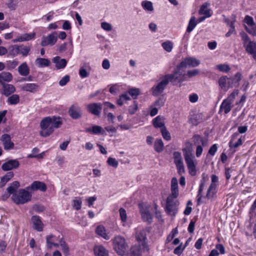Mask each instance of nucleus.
Segmentation results:
<instances>
[{
	"label": "nucleus",
	"instance_id": "obj_28",
	"mask_svg": "<svg viewBox=\"0 0 256 256\" xmlns=\"http://www.w3.org/2000/svg\"><path fill=\"white\" fill-rule=\"evenodd\" d=\"M18 72L22 76H27L29 74L30 69L26 62H23L18 66Z\"/></svg>",
	"mask_w": 256,
	"mask_h": 256
},
{
	"label": "nucleus",
	"instance_id": "obj_7",
	"mask_svg": "<svg viewBox=\"0 0 256 256\" xmlns=\"http://www.w3.org/2000/svg\"><path fill=\"white\" fill-rule=\"evenodd\" d=\"M150 230V228L147 227L146 228L138 230L136 232V240L139 242H142V246L144 250L146 248L148 247V245L146 242V240L147 239L146 232H149Z\"/></svg>",
	"mask_w": 256,
	"mask_h": 256
},
{
	"label": "nucleus",
	"instance_id": "obj_50",
	"mask_svg": "<svg viewBox=\"0 0 256 256\" xmlns=\"http://www.w3.org/2000/svg\"><path fill=\"white\" fill-rule=\"evenodd\" d=\"M160 130L162 137L164 138V139H165L166 140H170L171 139L170 133L166 130V126L162 127V128H161Z\"/></svg>",
	"mask_w": 256,
	"mask_h": 256
},
{
	"label": "nucleus",
	"instance_id": "obj_11",
	"mask_svg": "<svg viewBox=\"0 0 256 256\" xmlns=\"http://www.w3.org/2000/svg\"><path fill=\"white\" fill-rule=\"evenodd\" d=\"M68 113L70 116L74 120H78L82 116L81 108L77 104H72L70 108Z\"/></svg>",
	"mask_w": 256,
	"mask_h": 256
},
{
	"label": "nucleus",
	"instance_id": "obj_38",
	"mask_svg": "<svg viewBox=\"0 0 256 256\" xmlns=\"http://www.w3.org/2000/svg\"><path fill=\"white\" fill-rule=\"evenodd\" d=\"M202 120L200 114H195L191 116L190 121L194 126H197Z\"/></svg>",
	"mask_w": 256,
	"mask_h": 256
},
{
	"label": "nucleus",
	"instance_id": "obj_1",
	"mask_svg": "<svg viewBox=\"0 0 256 256\" xmlns=\"http://www.w3.org/2000/svg\"><path fill=\"white\" fill-rule=\"evenodd\" d=\"M62 118L60 116L46 117L43 118L40 123L42 129L40 134L46 137L51 134L55 128H60L62 124Z\"/></svg>",
	"mask_w": 256,
	"mask_h": 256
},
{
	"label": "nucleus",
	"instance_id": "obj_47",
	"mask_svg": "<svg viewBox=\"0 0 256 256\" xmlns=\"http://www.w3.org/2000/svg\"><path fill=\"white\" fill-rule=\"evenodd\" d=\"M142 8L148 11L152 12L154 10L152 4L150 1H144L142 3Z\"/></svg>",
	"mask_w": 256,
	"mask_h": 256
},
{
	"label": "nucleus",
	"instance_id": "obj_35",
	"mask_svg": "<svg viewBox=\"0 0 256 256\" xmlns=\"http://www.w3.org/2000/svg\"><path fill=\"white\" fill-rule=\"evenodd\" d=\"M154 149L157 152H160L164 150V143L161 139H156L154 143Z\"/></svg>",
	"mask_w": 256,
	"mask_h": 256
},
{
	"label": "nucleus",
	"instance_id": "obj_8",
	"mask_svg": "<svg viewBox=\"0 0 256 256\" xmlns=\"http://www.w3.org/2000/svg\"><path fill=\"white\" fill-rule=\"evenodd\" d=\"M212 182L207 190L206 197L208 198H212L216 192V186L217 183L218 182V177L215 174H212Z\"/></svg>",
	"mask_w": 256,
	"mask_h": 256
},
{
	"label": "nucleus",
	"instance_id": "obj_52",
	"mask_svg": "<svg viewBox=\"0 0 256 256\" xmlns=\"http://www.w3.org/2000/svg\"><path fill=\"white\" fill-rule=\"evenodd\" d=\"M162 46L166 52H170L172 50L173 44L170 41H166L162 44Z\"/></svg>",
	"mask_w": 256,
	"mask_h": 256
},
{
	"label": "nucleus",
	"instance_id": "obj_31",
	"mask_svg": "<svg viewBox=\"0 0 256 256\" xmlns=\"http://www.w3.org/2000/svg\"><path fill=\"white\" fill-rule=\"evenodd\" d=\"M128 92L134 100L136 99L138 96L141 94L140 90L136 88H130Z\"/></svg>",
	"mask_w": 256,
	"mask_h": 256
},
{
	"label": "nucleus",
	"instance_id": "obj_62",
	"mask_svg": "<svg viewBox=\"0 0 256 256\" xmlns=\"http://www.w3.org/2000/svg\"><path fill=\"white\" fill-rule=\"evenodd\" d=\"M202 137L198 134H195L192 137V141L194 145H200Z\"/></svg>",
	"mask_w": 256,
	"mask_h": 256
},
{
	"label": "nucleus",
	"instance_id": "obj_14",
	"mask_svg": "<svg viewBox=\"0 0 256 256\" xmlns=\"http://www.w3.org/2000/svg\"><path fill=\"white\" fill-rule=\"evenodd\" d=\"M26 189L32 191L40 190L44 192L46 190L47 186L44 182L36 180L34 181L30 186H27Z\"/></svg>",
	"mask_w": 256,
	"mask_h": 256
},
{
	"label": "nucleus",
	"instance_id": "obj_24",
	"mask_svg": "<svg viewBox=\"0 0 256 256\" xmlns=\"http://www.w3.org/2000/svg\"><path fill=\"white\" fill-rule=\"evenodd\" d=\"M96 232L98 236H102L105 240H108L110 238V236L106 234L105 228L102 226H98L96 227Z\"/></svg>",
	"mask_w": 256,
	"mask_h": 256
},
{
	"label": "nucleus",
	"instance_id": "obj_10",
	"mask_svg": "<svg viewBox=\"0 0 256 256\" xmlns=\"http://www.w3.org/2000/svg\"><path fill=\"white\" fill-rule=\"evenodd\" d=\"M180 72H178L176 75L178 78L173 79L172 80H184L186 78H191L200 74V71L196 69L188 70L186 73L184 72V70H181Z\"/></svg>",
	"mask_w": 256,
	"mask_h": 256
},
{
	"label": "nucleus",
	"instance_id": "obj_39",
	"mask_svg": "<svg viewBox=\"0 0 256 256\" xmlns=\"http://www.w3.org/2000/svg\"><path fill=\"white\" fill-rule=\"evenodd\" d=\"M219 86L224 91H227L230 88H232V82L230 81H218Z\"/></svg>",
	"mask_w": 256,
	"mask_h": 256
},
{
	"label": "nucleus",
	"instance_id": "obj_32",
	"mask_svg": "<svg viewBox=\"0 0 256 256\" xmlns=\"http://www.w3.org/2000/svg\"><path fill=\"white\" fill-rule=\"evenodd\" d=\"M153 124L156 128L165 126L164 123V118L160 116H158L154 118L153 120Z\"/></svg>",
	"mask_w": 256,
	"mask_h": 256
},
{
	"label": "nucleus",
	"instance_id": "obj_54",
	"mask_svg": "<svg viewBox=\"0 0 256 256\" xmlns=\"http://www.w3.org/2000/svg\"><path fill=\"white\" fill-rule=\"evenodd\" d=\"M10 54L13 56H15L18 54H20V48L19 46H14L11 48V50L10 52Z\"/></svg>",
	"mask_w": 256,
	"mask_h": 256
},
{
	"label": "nucleus",
	"instance_id": "obj_23",
	"mask_svg": "<svg viewBox=\"0 0 256 256\" xmlns=\"http://www.w3.org/2000/svg\"><path fill=\"white\" fill-rule=\"evenodd\" d=\"M238 136L239 134L238 132H235L232 135L231 140L229 142V145L230 148H236L242 144V140L241 138H239L236 142H234V141Z\"/></svg>",
	"mask_w": 256,
	"mask_h": 256
},
{
	"label": "nucleus",
	"instance_id": "obj_29",
	"mask_svg": "<svg viewBox=\"0 0 256 256\" xmlns=\"http://www.w3.org/2000/svg\"><path fill=\"white\" fill-rule=\"evenodd\" d=\"M36 64L40 68L48 66H50V60L44 58H37L35 61Z\"/></svg>",
	"mask_w": 256,
	"mask_h": 256
},
{
	"label": "nucleus",
	"instance_id": "obj_30",
	"mask_svg": "<svg viewBox=\"0 0 256 256\" xmlns=\"http://www.w3.org/2000/svg\"><path fill=\"white\" fill-rule=\"evenodd\" d=\"M38 86L35 84H24L22 88L26 91L34 92L38 90Z\"/></svg>",
	"mask_w": 256,
	"mask_h": 256
},
{
	"label": "nucleus",
	"instance_id": "obj_2",
	"mask_svg": "<svg viewBox=\"0 0 256 256\" xmlns=\"http://www.w3.org/2000/svg\"><path fill=\"white\" fill-rule=\"evenodd\" d=\"M200 64L199 60L194 58L188 57L184 59L181 62L176 66L173 74L162 76L160 78V80H172L173 79H178V77L176 76L178 72H181L180 70L188 67H196Z\"/></svg>",
	"mask_w": 256,
	"mask_h": 256
},
{
	"label": "nucleus",
	"instance_id": "obj_63",
	"mask_svg": "<svg viewBox=\"0 0 256 256\" xmlns=\"http://www.w3.org/2000/svg\"><path fill=\"white\" fill-rule=\"evenodd\" d=\"M217 68L220 72H227L230 70L229 66L227 64H219L217 66Z\"/></svg>",
	"mask_w": 256,
	"mask_h": 256
},
{
	"label": "nucleus",
	"instance_id": "obj_43",
	"mask_svg": "<svg viewBox=\"0 0 256 256\" xmlns=\"http://www.w3.org/2000/svg\"><path fill=\"white\" fill-rule=\"evenodd\" d=\"M20 102V97L18 94H14L10 96L8 99V102L10 104H16Z\"/></svg>",
	"mask_w": 256,
	"mask_h": 256
},
{
	"label": "nucleus",
	"instance_id": "obj_19",
	"mask_svg": "<svg viewBox=\"0 0 256 256\" xmlns=\"http://www.w3.org/2000/svg\"><path fill=\"white\" fill-rule=\"evenodd\" d=\"M52 61L54 64H55L56 68L58 70L62 69L65 68L68 62L66 59L62 58L58 56L54 58Z\"/></svg>",
	"mask_w": 256,
	"mask_h": 256
},
{
	"label": "nucleus",
	"instance_id": "obj_53",
	"mask_svg": "<svg viewBox=\"0 0 256 256\" xmlns=\"http://www.w3.org/2000/svg\"><path fill=\"white\" fill-rule=\"evenodd\" d=\"M232 20L230 24V30L226 34V37L230 36L232 33L235 32V28L234 25V22H236V16H232Z\"/></svg>",
	"mask_w": 256,
	"mask_h": 256
},
{
	"label": "nucleus",
	"instance_id": "obj_56",
	"mask_svg": "<svg viewBox=\"0 0 256 256\" xmlns=\"http://www.w3.org/2000/svg\"><path fill=\"white\" fill-rule=\"evenodd\" d=\"M120 219L122 222H126L127 218V215L126 210L121 208L119 210Z\"/></svg>",
	"mask_w": 256,
	"mask_h": 256
},
{
	"label": "nucleus",
	"instance_id": "obj_18",
	"mask_svg": "<svg viewBox=\"0 0 256 256\" xmlns=\"http://www.w3.org/2000/svg\"><path fill=\"white\" fill-rule=\"evenodd\" d=\"M178 182L176 178H173L171 180V194L168 196L176 198L178 196Z\"/></svg>",
	"mask_w": 256,
	"mask_h": 256
},
{
	"label": "nucleus",
	"instance_id": "obj_16",
	"mask_svg": "<svg viewBox=\"0 0 256 256\" xmlns=\"http://www.w3.org/2000/svg\"><path fill=\"white\" fill-rule=\"evenodd\" d=\"M30 222L32 224V228L34 230L38 232H42L43 230L44 224L39 216L36 215L32 216Z\"/></svg>",
	"mask_w": 256,
	"mask_h": 256
},
{
	"label": "nucleus",
	"instance_id": "obj_61",
	"mask_svg": "<svg viewBox=\"0 0 256 256\" xmlns=\"http://www.w3.org/2000/svg\"><path fill=\"white\" fill-rule=\"evenodd\" d=\"M218 150V146L216 144H212L208 151V154L212 156H214Z\"/></svg>",
	"mask_w": 256,
	"mask_h": 256
},
{
	"label": "nucleus",
	"instance_id": "obj_13",
	"mask_svg": "<svg viewBox=\"0 0 256 256\" xmlns=\"http://www.w3.org/2000/svg\"><path fill=\"white\" fill-rule=\"evenodd\" d=\"M169 81H160L156 86H154L152 88V94L156 96L162 94L168 84Z\"/></svg>",
	"mask_w": 256,
	"mask_h": 256
},
{
	"label": "nucleus",
	"instance_id": "obj_48",
	"mask_svg": "<svg viewBox=\"0 0 256 256\" xmlns=\"http://www.w3.org/2000/svg\"><path fill=\"white\" fill-rule=\"evenodd\" d=\"M138 110V104L136 101L134 100L133 104L128 107V111L130 114H134Z\"/></svg>",
	"mask_w": 256,
	"mask_h": 256
},
{
	"label": "nucleus",
	"instance_id": "obj_42",
	"mask_svg": "<svg viewBox=\"0 0 256 256\" xmlns=\"http://www.w3.org/2000/svg\"><path fill=\"white\" fill-rule=\"evenodd\" d=\"M197 20H196L195 17L192 16L189 21L188 25L186 29V32H190L195 28Z\"/></svg>",
	"mask_w": 256,
	"mask_h": 256
},
{
	"label": "nucleus",
	"instance_id": "obj_3",
	"mask_svg": "<svg viewBox=\"0 0 256 256\" xmlns=\"http://www.w3.org/2000/svg\"><path fill=\"white\" fill-rule=\"evenodd\" d=\"M182 151L188 168L189 170V172L191 176H194L196 174V162H194V156L192 155V151L189 148H183Z\"/></svg>",
	"mask_w": 256,
	"mask_h": 256
},
{
	"label": "nucleus",
	"instance_id": "obj_33",
	"mask_svg": "<svg viewBox=\"0 0 256 256\" xmlns=\"http://www.w3.org/2000/svg\"><path fill=\"white\" fill-rule=\"evenodd\" d=\"M208 5L209 4L206 2L200 8L199 13L200 14L204 15L206 17H210L211 16L210 10L207 8Z\"/></svg>",
	"mask_w": 256,
	"mask_h": 256
},
{
	"label": "nucleus",
	"instance_id": "obj_41",
	"mask_svg": "<svg viewBox=\"0 0 256 256\" xmlns=\"http://www.w3.org/2000/svg\"><path fill=\"white\" fill-rule=\"evenodd\" d=\"M142 218L144 221L150 224L152 222V216L148 210H144L141 212Z\"/></svg>",
	"mask_w": 256,
	"mask_h": 256
},
{
	"label": "nucleus",
	"instance_id": "obj_59",
	"mask_svg": "<svg viewBox=\"0 0 256 256\" xmlns=\"http://www.w3.org/2000/svg\"><path fill=\"white\" fill-rule=\"evenodd\" d=\"M244 22H246L248 26H252L255 25L254 22L253 20V18L249 16H246L244 20Z\"/></svg>",
	"mask_w": 256,
	"mask_h": 256
},
{
	"label": "nucleus",
	"instance_id": "obj_46",
	"mask_svg": "<svg viewBox=\"0 0 256 256\" xmlns=\"http://www.w3.org/2000/svg\"><path fill=\"white\" fill-rule=\"evenodd\" d=\"M174 158V162L175 164L183 163L181 154L178 152H174L173 154Z\"/></svg>",
	"mask_w": 256,
	"mask_h": 256
},
{
	"label": "nucleus",
	"instance_id": "obj_6",
	"mask_svg": "<svg viewBox=\"0 0 256 256\" xmlns=\"http://www.w3.org/2000/svg\"><path fill=\"white\" fill-rule=\"evenodd\" d=\"M176 198L168 196L166 200V210L170 214L175 216L178 210V202L174 200Z\"/></svg>",
	"mask_w": 256,
	"mask_h": 256
},
{
	"label": "nucleus",
	"instance_id": "obj_58",
	"mask_svg": "<svg viewBox=\"0 0 256 256\" xmlns=\"http://www.w3.org/2000/svg\"><path fill=\"white\" fill-rule=\"evenodd\" d=\"M238 90H236L226 100L232 103L236 96H238Z\"/></svg>",
	"mask_w": 256,
	"mask_h": 256
},
{
	"label": "nucleus",
	"instance_id": "obj_12",
	"mask_svg": "<svg viewBox=\"0 0 256 256\" xmlns=\"http://www.w3.org/2000/svg\"><path fill=\"white\" fill-rule=\"evenodd\" d=\"M88 111L96 116H100L102 109V104L101 103H91L86 106Z\"/></svg>",
	"mask_w": 256,
	"mask_h": 256
},
{
	"label": "nucleus",
	"instance_id": "obj_37",
	"mask_svg": "<svg viewBox=\"0 0 256 256\" xmlns=\"http://www.w3.org/2000/svg\"><path fill=\"white\" fill-rule=\"evenodd\" d=\"M141 246H134L131 248L130 254L131 256H142L141 254Z\"/></svg>",
	"mask_w": 256,
	"mask_h": 256
},
{
	"label": "nucleus",
	"instance_id": "obj_5",
	"mask_svg": "<svg viewBox=\"0 0 256 256\" xmlns=\"http://www.w3.org/2000/svg\"><path fill=\"white\" fill-rule=\"evenodd\" d=\"M26 189H20L16 193L14 194L12 198L16 204H23L31 200L32 194Z\"/></svg>",
	"mask_w": 256,
	"mask_h": 256
},
{
	"label": "nucleus",
	"instance_id": "obj_26",
	"mask_svg": "<svg viewBox=\"0 0 256 256\" xmlns=\"http://www.w3.org/2000/svg\"><path fill=\"white\" fill-rule=\"evenodd\" d=\"M20 186V182L18 181L13 182L10 186L7 188L6 190L8 194L6 196L8 198L10 194L16 193V190Z\"/></svg>",
	"mask_w": 256,
	"mask_h": 256
},
{
	"label": "nucleus",
	"instance_id": "obj_20",
	"mask_svg": "<svg viewBox=\"0 0 256 256\" xmlns=\"http://www.w3.org/2000/svg\"><path fill=\"white\" fill-rule=\"evenodd\" d=\"M35 36L36 34L34 32L31 34H24L18 36L16 39L13 40V42H16L28 41L33 39L35 37Z\"/></svg>",
	"mask_w": 256,
	"mask_h": 256
},
{
	"label": "nucleus",
	"instance_id": "obj_64",
	"mask_svg": "<svg viewBox=\"0 0 256 256\" xmlns=\"http://www.w3.org/2000/svg\"><path fill=\"white\" fill-rule=\"evenodd\" d=\"M101 26L104 30L108 32L112 30V26L110 24L106 22H102L101 24Z\"/></svg>",
	"mask_w": 256,
	"mask_h": 256
},
{
	"label": "nucleus",
	"instance_id": "obj_27",
	"mask_svg": "<svg viewBox=\"0 0 256 256\" xmlns=\"http://www.w3.org/2000/svg\"><path fill=\"white\" fill-rule=\"evenodd\" d=\"M14 176L12 172H7L4 176L1 178L0 182V188L4 187L6 184L10 181Z\"/></svg>",
	"mask_w": 256,
	"mask_h": 256
},
{
	"label": "nucleus",
	"instance_id": "obj_36",
	"mask_svg": "<svg viewBox=\"0 0 256 256\" xmlns=\"http://www.w3.org/2000/svg\"><path fill=\"white\" fill-rule=\"evenodd\" d=\"M55 236L54 235H48L46 236V242L48 248H51L52 246L56 248L58 247L59 244L52 242Z\"/></svg>",
	"mask_w": 256,
	"mask_h": 256
},
{
	"label": "nucleus",
	"instance_id": "obj_40",
	"mask_svg": "<svg viewBox=\"0 0 256 256\" xmlns=\"http://www.w3.org/2000/svg\"><path fill=\"white\" fill-rule=\"evenodd\" d=\"M102 130V128L98 126H94L92 128H88L86 129V132L93 134H99Z\"/></svg>",
	"mask_w": 256,
	"mask_h": 256
},
{
	"label": "nucleus",
	"instance_id": "obj_51",
	"mask_svg": "<svg viewBox=\"0 0 256 256\" xmlns=\"http://www.w3.org/2000/svg\"><path fill=\"white\" fill-rule=\"evenodd\" d=\"M166 100V98H164L163 96H160L155 101L154 104L156 106H158V108H161L162 106H164Z\"/></svg>",
	"mask_w": 256,
	"mask_h": 256
},
{
	"label": "nucleus",
	"instance_id": "obj_34",
	"mask_svg": "<svg viewBox=\"0 0 256 256\" xmlns=\"http://www.w3.org/2000/svg\"><path fill=\"white\" fill-rule=\"evenodd\" d=\"M246 52L251 54H256V44L255 42L250 41L246 47Z\"/></svg>",
	"mask_w": 256,
	"mask_h": 256
},
{
	"label": "nucleus",
	"instance_id": "obj_22",
	"mask_svg": "<svg viewBox=\"0 0 256 256\" xmlns=\"http://www.w3.org/2000/svg\"><path fill=\"white\" fill-rule=\"evenodd\" d=\"M94 252L96 256H108V251L102 245L96 246Z\"/></svg>",
	"mask_w": 256,
	"mask_h": 256
},
{
	"label": "nucleus",
	"instance_id": "obj_17",
	"mask_svg": "<svg viewBox=\"0 0 256 256\" xmlns=\"http://www.w3.org/2000/svg\"><path fill=\"white\" fill-rule=\"evenodd\" d=\"M20 162L17 160H10L4 163L2 168L4 171H8L19 167Z\"/></svg>",
	"mask_w": 256,
	"mask_h": 256
},
{
	"label": "nucleus",
	"instance_id": "obj_25",
	"mask_svg": "<svg viewBox=\"0 0 256 256\" xmlns=\"http://www.w3.org/2000/svg\"><path fill=\"white\" fill-rule=\"evenodd\" d=\"M232 104L226 100H224L220 106V111L224 110L226 114H228L233 106Z\"/></svg>",
	"mask_w": 256,
	"mask_h": 256
},
{
	"label": "nucleus",
	"instance_id": "obj_49",
	"mask_svg": "<svg viewBox=\"0 0 256 256\" xmlns=\"http://www.w3.org/2000/svg\"><path fill=\"white\" fill-rule=\"evenodd\" d=\"M12 74L9 72H2L0 73V80H12Z\"/></svg>",
	"mask_w": 256,
	"mask_h": 256
},
{
	"label": "nucleus",
	"instance_id": "obj_4",
	"mask_svg": "<svg viewBox=\"0 0 256 256\" xmlns=\"http://www.w3.org/2000/svg\"><path fill=\"white\" fill-rule=\"evenodd\" d=\"M112 244L115 252L120 256H124L128 248L125 238L120 236L114 238L112 240Z\"/></svg>",
	"mask_w": 256,
	"mask_h": 256
},
{
	"label": "nucleus",
	"instance_id": "obj_57",
	"mask_svg": "<svg viewBox=\"0 0 256 256\" xmlns=\"http://www.w3.org/2000/svg\"><path fill=\"white\" fill-rule=\"evenodd\" d=\"M245 29L248 32L252 34V36H256V26H245Z\"/></svg>",
	"mask_w": 256,
	"mask_h": 256
},
{
	"label": "nucleus",
	"instance_id": "obj_44",
	"mask_svg": "<svg viewBox=\"0 0 256 256\" xmlns=\"http://www.w3.org/2000/svg\"><path fill=\"white\" fill-rule=\"evenodd\" d=\"M20 54H22L24 56H27L30 50V48L28 46H24L22 45L19 46Z\"/></svg>",
	"mask_w": 256,
	"mask_h": 256
},
{
	"label": "nucleus",
	"instance_id": "obj_21",
	"mask_svg": "<svg viewBox=\"0 0 256 256\" xmlns=\"http://www.w3.org/2000/svg\"><path fill=\"white\" fill-rule=\"evenodd\" d=\"M2 82V86L3 92L2 94L6 96H8L12 93H14L15 90L14 86L10 84H8L2 81H0Z\"/></svg>",
	"mask_w": 256,
	"mask_h": 256
},
{
	"label": "nucleus",
	"instance_id": "obj_15",
	"mask_svg": "<svg viewBox=\"0 0 256 256\" xmlns=\"http://www.w3.org/2000/svg\"><path fill=\"white\" fill-rule=\"evenodd\" d=\"M10 134H4L0 138V140L2 142L4 148L6 150H12L14 148V143L11 140Z\"/></svg>",
	"mask_w": 256,
	"mask_h": 256
},
{
	"label": "nucleus",
	"instance_id": "obj_55",
	"mask_svg": "<svg viewBox=\"0 0 256 256\" xmlns=\"http://www.w3.org/2000/svg\"><path fill=\"white\" fill-rule=\"evenodd\" d=\"M107 162L108 165L116 168L118 166V162L114 158L111 157L108 158Z\"/></svg>",
	"mask_w": 256,
	"mask_h": 256
},
{
	"label": "nucleus",
	"instance_id": "obj_9",
	"mask_svg": "<svg viewBox=\"0 0 256 256\" xmlns=\"http://www.w3.org/2000/svg\"><path fill=\"white\" fill-rule=\"evenodd\" d=\"M57 40V33L56 32H54L46 36H43L40 44L42 46H54L56 43Z\"/></svg>",
	"mask_w": 256,
	"mask_h": 256
},
{
	"label": "nucleus",
	"instance_id": "obj_45",
	"mask_svg": "<svg viewBox=\"0 0 256 256\" xmlns=\"http://www.w3.org/2000/svg\"><path fill=\"white\" fill-rule=\"evenodd\" d=\"M82 200L80 197L76 198V199L72 200V206L76 210H80L82 208Z\"/></svg>",
	"mask_w": 256,
	"mask_h": 256
},
{
	"label": "nucleus",
	"instance_id": "obj_60",
	"mask_svg": "<svg viewBox=\"0 0 256 256\" xmlns=\"http://www.w3.org/2000/svg\"><path fill=\"white\" fill-rule=\"evenodd\" d=\"M18 64V62L16 60L7 62L6 66L9 69H13L15 68Z\"/></svg>",
	"mask_w": 256,
	"mask_h": 256
}]
</instances>
